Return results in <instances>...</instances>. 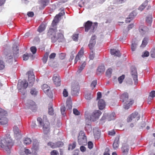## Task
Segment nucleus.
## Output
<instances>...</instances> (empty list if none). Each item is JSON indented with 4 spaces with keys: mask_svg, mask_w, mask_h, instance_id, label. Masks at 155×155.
Instances as JSON below:
<instances>
[{
    "mask_svg": "<svg viewBox=\"0 0 155 155\" xmlns=\"http://www.w3.org/2000/svg\"><path fill=\"white\" fill-rule=\"evenodd\" d=\"M119 144V137H117L114 141L113 146L114 149L117 148Z\"/></svg>",
    "mask_w": 155,
    "mask_h": 155,
    "instance_id": "bb28decb",
    "label": "nucleus"
},
{
    "mask_svg": "<svg viewBox=\"0 0 155 155\" xmlns=\"http://www.w3.org/2000/svg\"><path fill=\"white\" fill-rule=\"evenodd\" d=\"M76 146V143L74 142L72 144H69L68 149L70 150H72L74 149Z\"/></svg>",
    "mask_w": 155,
    "mask_h": 155,
    "instance_id": "09e8293b",
    "label": "nucleus"
},
{
    "mask_svg": "<svg viewBox=\"0 0 155 155\" xmlns=\"http://www.w3.org/2000/svg\"><path fill=\"white\" fill-rule=\"evenodd\" d=\"M96 37L95 35L92 36L88 46L90 49H92L96 44Z\"/></svg>",
    "mask_w": 155,
    "mask_h": 155,
    "instance_id": "a211bd4d",
    "label": "nucleus"
},
{
    "mask_svg": "<svg viewBox=\"0 0 155 155\" xmlns=\"http://www.w3.org/2000/svg\"><path fill=\"white\" fill-rule=\"evenodd\" d=\"M66 108L65 107V106L63 105L61 107V113L62 115H64L65 114V111Z\"/></svg>",
    "mask_w": 155,
    "mask_h": 155,
    "instance_id": "603ef678",
    "label": "nucleus"
},
{
    "mask_svg": "<svg viewBox=\"0 0 155 155\" xmlns=\"http://www.w3.org/2000/svg\"><path fill=\"white\" fill-rule=\"evenodd\" d=\"M30 93L32 95L35 96L37 94L38 91L36 88H32L31 89Z\"/></svg>",
    "mask_w": 155,
    "mask_h": 155,
    "instance_id": "49530a36",
    "label": "nucleus"
},
{
    "mask_svg": "<svg viewBox=\"0 0 155 155\" xmlns=\"http://www.w3.org/2000/svg\"><path fill=\"white\" fill-rule=\"evenodd\" d=\"M51 155H59L58 152L56 150H53L51 152Z\"/></svg>",
    "mask_w": 155,
    "mask_h": 155,
    "instance_id": "774afa93",
    "label": "nucleus"
},
{
    "mask_svg": "<svg viewBox=\"0 0 155 155\" xmlns=\"http://www.w3.org/2000/svg\"><path fill=\"white\" fill-rule=\"evenodd\" d=\"M4 116H0V124L5 125L7 124L8 122L7 119Z\"/></svg>",
    "mask_w": 155,
    "mask_h": 155,
    "instance_id": "2f4dec72",
    "label": "nucleus"
},
{
    "mask_svg": "<svg viewBox=\"0 0 155 155\" xmlns=\"http://www.w3.org/2000/svg\"><path fill=\"white\" fill-rule=\"evenodd\" d=\"M28 86V83L25 80H19L17 85V88L19 92H21L23 95L26 94V88Z\"/></svg>",
    "mask_w": 155,
    "mask_h": 155,
    "instance_id": "39448f33",
    "label": "nucleus"
},
{
    "mask_svg": "<svg viewBox=\"0 0 155 155\" xmlns=\"http://www.w3.org/2000/svg\"><path fill=\"white\" fill-rule=\"evenodd\" d=\"M148 1V0H146L143 3L139 8L138 9L141 11H142L147 6V4Z\"/></svg>",
    "mask_w": 155,
    "mask_h": 155,
    "instance_id": "e433bc0d",
    "label": "nucleus"
},
{
    "mask_svg": "<svg viewBox=\"0 0 155 155\" xmlns=\"http://www.w3.org/2000/svg\"><path fill=\"white\" fill-rule=\"evenodd\" d=\"M97 83V82L96 80H94L92 82L91 84V87L92 89H93L95 87Z\"/></svg>",
    "mask_w": 155,
    "mask_h": 155,
    "instance_id": "bf43d9fd",
    "label": "nucleus"
},
{
    "mask_svg": "<svg viewBox=\"0 0 155 155\" xmlns=\"http://www.w3.org/2000/svg\"><path fill=\"white\" fill-rule=\"evenodd\" d=\"M93 132L95 139H98L99 138L100 135V131L98 128L93 129Z\"/></svg>",
    "mask_w": 155,
    "mask_h": 155,
    "instance_id": "393cba45",
    "label": "nucleus"
},
{
    "mask_svg": "<svg viewBox=\"0 0 155 155\" xmlns=\"http://www.w3.org/2000/svg\"><path fill=\"white\" fill-rule=\"evenodd\" d=\"M13 145V142L9 135L8 137L0 140V147L5 150L8 154L11 153V149Z\"/></svg>",
    "mask_w": 155,
    "mask_h": 155,
    "instance_id": "f03ea898",
    "label": "nucleus"
},
{
    "mask_svg": "<svg viewBox=\"0 0 155 155\" xmlns=\"http://www.w3.org/2000/svg\"><path fill=\"white\" fill-rule=\"evenodd\" d=\"M37 120L39 126L43 127L44 133L46 134L48 133L50 131V123L47 120V116L44 115L43 119L40 117H38Z\"/></svg>",
    "mask_w": 155,
    "mask_h": 155,
    "instance_id": "7ed1b4c3",
    "label": "nucleus"
},
{
    "mask_svg": "<svg viewBox=\"0 0 155 155\" xmlns=\"http://www.w3.org/2000/svg\"><path fill=\"white\" fill-rule=\"evenodd\" d=\"M27 74L28 75V81L29 82V86H32L35 80V76L33 72L31 71H29Z\"/></svg>",
    "mask_w": 155,
    "mask_h": 155,
    "instance_id": "ddd939ff",
    "label": "nucleus"
},
{
    "mask_svg": "<svg viewBox=\"0 0 155 155\" xmlns=\"http://www.w3.org/2000/svg\"><path fill=\"white\" fill-rule=\"evenodd\" d=\"M45 25L41 24L38 27V31L39 32H41L45 30Z\"/></svg>",
    "mask_w": 155,
    "mask_h": 155,
    "instance_id": "79ce46f5",
    "label": "nucleus"
},
{
    "mask_svg": "<svg viewBox=\"0 0 155 155\" xmlns=\"http://www.w3.org/2000/svg\"><path fill=\"white\" fill-rule=\"evenodd\" d=\"M131 74L132 78H133L135 84L137 83V70L135 67H133L131 68Z\"/></svg>",
    "mask_w": 155,
    "mask_h": 155,
    "instance_id": "f8f14e48",
    "label": "nucleus"
},
{
    "mask_svg": "<svg viewBox=\"0 0 155 155\" xmlns=\"http://www.w3.org/2000/svg\"><path fill=\"white\" fill-rule=\"evenodd\" d=\"M12 50V52L8 51L5 55L6 61L9 63H11L13 61L14 58L17 57L18 56V49L16 44L14 45Z\"/></svg>",
    "mask_w": 155,
    "mask_h": 155,
    "instance_id": "20e7f679",
    "label": "nucleus"
},
{
    "mask_svg": "<svg viewBox=\"0 0 155 155\" xmlns=\"http://www.w3.org/2000/svg\"><path fill=\"white\" fill-rule=\"evenodd\" d=\"M140 116L137 112H135L129 116L127 119V122H135L140 119Z\"/></svg>",
    "mask_w": 155,
    "mask_h": 155,
    "instance_id": "1a4fd4ad",
    "label": "nucleus"
},
{
    "mask_svg": "<svg viewBox=\"0 0 155 155\" xmlns=\"http://www.w3.org/2000/svg\"><path fill=\"white\" fill-rule=\"evenodd\" d=\"M98 106L99 109L101 110H102L105 106V102L103 100L100 99L98 101Z\"/></svg>",
    "mask_w": 155,
    "mask_h": 155,
    "instance_id": "4be33fe9",
    "label": "nucleus"
},
{
    "mask_svg": "<svg viewBox=\"0 0 155 155\" xmlns=\"http://www.w3.org/2000/svg\"><path fill=\"white\" fill-rule=\"evenodd\" d=\"M26 106L30 108L31 110H33L35 107V103L32 101H29L27 103Z\"/></svg>",
    "mask_w": 155,
    "mask_h": 155,
    "instance_id": "cd10ccee",
    "label": "nucleus"
},
{
    "mask_svg": "<svg viewBox=\"0 0 155 155\" xmlns=\"http://www.w3.org/2000/svg\"><path fill=\"white\" fill-rule=\"evenodd\" d=\"M87 0H74L73 3L74 4H78L80 7L84 6V4Z\"/></svg>",
    "mask_w": 155,
    "mask_h": 155,
    "instance_id": "5701e85b",
    "label": "nucleus"
},
{
    "mask_svg": "<svg viewBox=\"0 0 155 155\" xmlns=\"http://www.w3.org/2000/svg\"><path fill=\"white\" fill-rule=\"evenodd\" d=\"M63 96L65 97H67L68 96V93L65 89L63 90Z\"/></svg>",
    "mask_w": 155,
    "mask_h": 155,
    "instance_id": "69168bd1",
    "label": "nucleus"
},
{
    "mask_svg": "<svg viewBox=\"0 0 155 155\" xmlns=\"http://www.w3.org/2000/svg\"><path fill=\"white\" fill-rule=\"evenodd\" d=\"M48 145L52 148H57V146H56L55 143H53L50 142L48 143Z\"/></svg>",
    "mask_w": 155,
    "mask_h": 155,
    "instance_id": "3c124183",
    "label": "nucleus"
},
{
    "mask_svg": "<svg viewBox=\"0 0 155 155\" xmlns=\"http://www.w3.org/2000/svg\"><path fill=\"white\" fill-rule=\"evenodd\" d=\"M5 65L3 61L0 60V70L3 69Z\"/></svg>",
    "mask_w": 155,
    "mask_h": 155,
    "instance_id": "680f3d73",
    "label": "nucleus"
},
{
    "mask_svg": "<svg viewBox=\"0 0 155 155\" xmlns=\"http://www.w3.org/2000/svg\"><path fill=\"white\" fill-rule=\"evenodd\" d=\"M115 114L114 112L111 113L104 114L100 120V123L101 124H103L107 120L108 121L113 120L115 119Z\"/></svg>",
    "mask_w": 155,
    "mask_h": 155,
    "instance_id": "423d86ee",
    "label": "nucleus"
},
{
    "mask_svg": "<svg viewBox=\"0 0 155 155\" xmlns=\"http://www.w3.org/2000/svg\"><path fill=\"white\" fill-rule=\"evenodd\" d=\"M78 34L74 35L72 36V39L75 41H77L78 40Z\"/></svg>",
    "mask_w": 155,
    "mask_h": 155,
    "instance_id": "e2e57ef3",
    "label": "nucleus"
},
{
    "mask_svg": "<svg viewBox=\"0 0 155 155\" xmlns=\"http://www.w3.org/2000/svg\"><path fill=\"white\" fill-rule=\"evenodd\" d=\"M53 80L54 84L57 86H59L61 85V79L60 76L57 74H54L53 77Z\"/></svg>",
    "mask_w": 155,
    "mask_h": 155,
    "instance_id": "2eb2a0df",
    "label": "nucleus"
},
{
    "mask_svg": "<svg viewBox=\"0 0 155 155\" xmlns=\"http://www.w3.org/2000/svg\"><path fill=\"white\" fill-rule=\"evenodd\" d=\"M120 99L123 102H128L130 101L128 99V95L127 93H124L123 94L120 96Z\"/></svg>",
    "mask_w": 155,
    "mask_h": 155,
    "instance_id": "aec40b11",
    "label": "nucleus"
},
{
    "mask_svg": "<svg viewBox=\"0 0 155 155\" xmlns=\"http://www.w3.org/2000/svg\"><path fill=\"white\" fill-rule=\"evenodd\" d=\"M110 53L112 55L117 57H120V54L118 50L115 49H111L110 50Z\"/></svg>",
    "mask_w": 155,
    "mask_h": 155,
    "instance_id": "c85d7f7f",
    "label": "nucleus"
},
{
    "mask_svg": "<svg viewBox=\"0 0 155 155\" xmlns=\"http://www.w3.org/2000/svg\"><path fill=\"white\" fill-rule=\"evenodd\" d=\"M82 57V56H81V55L78 54L76 55L75 60H74V63L75 64L77 63V61L80 60L81 58Z\"/></svg>",
    "mask_w": 155,
    "mask_h": 155,
    "instance_id": "8fccbe9b",
    "label": "nucleus"
},
{
    "mask_svg": "<svg viewBox=\"0 0 155 155\" xmlns=\"http://www.w3.org/2000/svg\"><path fill=\"white\" fill-rule=\"evenodd\" d=\"M149 96L152 98H153L155 97V91H152L150 93Z\"/></svg>",
    "mask_w": 155,
    "mask_h": 155,
    "instance_id": "338daca9",
    "label": "nucleus"
},
{
    "mask_svg": "<svg viewBox=\"0 0 155 155\" xmlns=\"http://www.w3.org/2000/svg\"><path fill=\"white\" fill-rule=\"evenodd\" d=\"M14 136L17 139H20L21 137V133L18 127L16 126L13 127V129Z\"/></svg>",
    "mask_w": 155,
    "mask_h": 155,
    "instance_id": "dca6fc26",
    "label": "nucleus"
},
{
    "mask_svg": "<svg viewBox=\"0 0 155 155\" xmlns=\"http://www.w3.org/2000/svg\"><path fill=\"white\" fill-rule=\"evenodd\" d=\"M146 126V123L144 121H142L141 124H140L138 126V127L140 129L143 128Z\"/></svg>",
    "mask_w": 155,
    "mask_h": 155,
    "instance_id": "4d7b16f0",
    "label": "nucleus"
},
{
    "mask_svg": "<svg viewBox=\"0 0 155 155\" xmlns=\"http://www.w3.org/2000/svg\"><path fill=\"white\" fill-rule=\"evenodd\" d=\"M80 90V87L77 82H73L72 83L71 87V94L72 95H77Z\"/></svg>",
    "mask_w": 155,
    "mask_h": 155,
    "instance_id": "9d476101",
    "label": "nucleus"
},
{
    "mask_svg": "<svg viewBox=\"0 0 155 155\" xmlns=\"http://www.w3.org/2000/svg\"><path fill=\"white\" fill-rule=\"evenodd\" d=\"M125 76L122 75V76L119 77L118 78V80L120 84H121L122 83L123 80L124 79Z\"/></svg>",
    "mask_w": 155,
    "mask_h": 155,
    "instance_id": "864d4df0",
    "label": "nucleus"
},
{
    "mask_svg": "<svg viewBox=\"0 0 155 155\" xmlns=\"http://www.w3.org/2000/svg\"><path fill=\"white\" fill-rule=\"evenodd\" d=\"M50 0H41L39 3L40 6L39 8L41 9H43L49 2Z\"/></svg>",
    "mask_w": 155,
    "mask_h": 155,
    "instance_id": "412c9836",
    "label": "nucleus"
},
{
    "mask_svg": "<svg viewBox=\"0 0 155 155\" xmlns=\"http://www.w3.org/2000/svg\"><path fill=\"white\" fill-rule=\"evenodd\" d=\"M72 107V103L71 101L68 99L66 101V108L67 110H71Z\"/></svg>",
    "mask_w": 155,
    "mask_h": 155,
    "instance_id": "72a5a7b5",
    "label": "nucleus"
},
{
    "mask_svg": "<svg viewBox=\"0 0 155 155\" xmlns=\"http://www.w3.org/2000/svg\"><path fill=\"white\" fill-rule=\"evenodd\" d=\"M55 145L57 148L62 147L64 145V143L62 142L58 141L55 143Z\"/></svg>",
    "mask_w": 155,
    "mask_h": 155,
    "instance_id": "5fc2aeb1",
    "label": "nucleus"
},
{
    "mask_svg": "<svg viewBox=\"0 0 155 155\" xmlns=\"http://www.w3.org/2000/svg\"><path fill=\"white\" fill-rule=\"evenodd\" d=\"M124 103V108L126 109H128L133 103V102L132 101H128V102H126V103Z\"/></svg>",
    "mask_w": 155,
    "mask_h": 155,
    "instance_id": "473e14b6",
    "label": "nucleus"
},
{
    "mask_svg": "<svg viewBox=\"0 0 155 155\" xmlns=\"http://www.w3.org/2000/svg\"><path fill=\"white\" fill-rule=\"evenodd\" d=\"M49 54V52H46L44 57L42 58V60L44 64L46 63L47 62Z\"/></svg>",
    "mask_w": 155,
    "mask_h": 155,
    "instance_id": "ea45409f",
    "label": "nucleus"
},
{
    "mask_svg": "<svg viewBox=\"0 0 155 155\" xmlns=\"http://www.w3.org/2000/svg\"><path fill=\"white\" fill-rule=\"evenodd\" d=\"M148 30V28L146 26H143L140 28V32L142 35L147 34Z\"/></svg>",
    "mask_w": 155,
    "mask_h": 155,
    "instance_id": "a878e982",
    "label": "nucleus"
},
{
    "mask_svg": "<svg viewBox=\"0 0 155 155\" xmlns=\"http://www.w3.org/2000/svg\"><path fill=\"white\" fill-rule=\"evenodd\" d=\"M112 72V70L111 68H109L107 69L106 72V75L108 78H110Z\"/></svg>",
    "mask_w": 155,
    "mask_h": 155,
    "instance_id": "a18cd8bd",
    "label": "nucleus"
},
{
    "mask_svg": "<svg viewBox=\"0 0 155 155\" xmlns=\"http://www.w3.org/2000/svg\"><path fill=\"white\" fill-rule=\"evenodd\" d=\"M36 48L35 46H32L30 48L31 51L33 54H35L36 53Z\"/></svg>",
    "mask_w": 155,
    "mask_h": 155,
    "instance_id": "13d9d810",
    "label": "nucleus"
},
{
    "mask_svg": "<svg viewBox=\"0 0 155 155\" xmlns=\"http://www.w3.org/2000/svg\"><path fill=\"white\" fill-rule=\"evenodd\" d=\"M137 46V41H132L131 44V50L132 51H136Z\"/></svg>",
    "mask_w": 155,
    "mask_h": 155,
    "instance_id": "7c9ffc66",
    "label": "nucleus"
},
{
    "mask_svg": "<svg viewBox=\"0 0 155 155\" xmlns=\"http://www.w3.org/2000/svg\"><path fill=\"white\" fill-rule=\"evenodd\" d=\"M47 35L51 38V41L53 43L56 42L57 40L59 42L64 41L63 35L61 33L58 32L55 28H50L48 32Z\"/></svg>",
    "mask_w": 155,
    "mask_h": 155,
    "instance_id": "f257e3e1",
    "label": "nucleus"
},
{
    "mask_svg": "<svg viewBox=\"0 0 155 155\" xmlns=\"http://www.w3.org/2000/svg\"><path fill=\"white\" fill-rule=\"evenodd\" d=\"M152 15H150L147 17L146 18V22L149 24H151L152 22Z\"/></svg>",
    "mask_w": 155,
    "mask_h": 155,
    "instance_id": "c03bdc74",
    "label": "nucleus"
},
{
    "mask_svg": "<svg viewBox=\"0 0 155 155\" xmlns=\"http://www.w3.org/2000/svg\"><path fill=\"white\" fill-rule=\"evenodd\" d=\"M93 97V94L91 92H88L86 94L85 96V98L87 100L91 99Z\"/></svg>",
    "mask_w": 155,
    "mask_h": 155,
    "instance_id": "58836bf2",
    "label": "nucleus"
},
{
    "mask_svg": "<svg viewBox=\"0 0 155 155\" xmlns=\"http://www.w3.org/2000/svg\"><path fill=\"white\" fill-rule=\"evenodd\" d=\"M23 142L25 144L27 145L31 143V140L28 137H25L23 140Z\"/></svg>",
    "mask_w": 155,
    "mask_h": 155,
    "instance_id": "f704fd0d",
    "label": "nucleus"
},
{
    "mask_svg": "<svg viewBox=\"0 0 155 155\" xmlns=\"http://www.w3.org/2000/svg\"><path fill=\"white\" fill-rule=\"evenodd\" d=\"M148 38L147 37H145L144 38L143 40L142 44L141 45V47L142 48L145 47L147 44V41Z\"/></svg>",
    "mask_w": 155,
    "mask_h": 155,
    "instance_id": "a19ab883",
    "label": "nucleus"
},
{
    "mask_svg": "<svg viewBox=\"0 0 155 155\" xmlns=\"http://www.w3.org/2000/svg\"><path fill=\"white\" fill-rule=\"evenodd\" d=\"M97 23H93L90 21H87L84 25L85 31L86 32H88L89 30L90 32H93L97 27Z\"/></svg>",
    "mask_w": 155,
    "mask_h": 155,
    "instance_id": "0eeeda50",
    "label": "nucleus"
},
{
    "mask_svg": "<svg viewBox=\"0 0 155 155\" xmlns=\"http://www.w3.org/2000/svg\"><path fill=\"white\" fill-rule=\"evenodd\" d=\"M150 55L152 58H155V49L152 50L150 52Z\"/></svg>",
    "mask_w": 155,
    "mask_h": 155,
    "instance_id": "052dcab7",
    "label": "nucleus"
},
{
    "mask_svg": "<svg viewBox=\"0 0 155 155\" xmlns=\"http://www.w3.org/2000/svg\"><path fill=\"white\" fill-rule=\"evenodd\" d=\"M33 56V55L31 54L26 53L23 55V58L24 60L26 61L29 58H31Z\"/></svg>",
    "mask_w": 155,
    "mask_h": 155,
    "instance_id": "c9c22d12",
    "label": "nucleus"
},
{
    "mask_svg": "<svg viewBox=\"0 0 155 155\" xmlns=\"http://www.w3.org/2000/svg\"><path fill=\"white\" fill-rule=\"evenodd\" d=\"M48 109V113L49 114L51 115H53L54 114V110L52 107V104H49Z\"/></svg>",
    "mask_w": 155,
    "mask_h": 155,
    "instance_id": "4c0bfd02",
    "label": "nucleus"
},
{
    "mask_svg": "<svg viewBox=\"0 0 155 155\" xmlns=\"http://www.w3.org/2000/svg\"><path fill=\"white\" fill-rule=\"evenodd\" d=\"M7 114V112L0 107V116H5Z\"/></svg>",
    "mask_w": 155,
    "mask_h": 155,
    "instance_id": "de8ad7c7",
    "label": "nucleus"
},
{
    "mask_svg": "<svg viewBox=\"0 0 155 155\" xmlns=\"http://www.w3.org/2000/svg\"><path fill=\"white\" fill-rule=\"evenodd\" d=\"M39 145V143L38 140L36 139L34 140L33 141V147L35 149H36Z\"/></svg>",
    "mask_w": 155,
    "mask_h": 155,
    "instance_id": "37998d69",
    "label": "nucleus"
},
{
    "mask_svg": "<svg viewBox=\"0 0 155 155\" xmlns=\"http://www.w3.org/2000/svg\"><path fill=\"white\" fill-rule=\"evenodd\" d=\"M42 88L44 92L49 97H51L52 95V92L50 90V87L47 84H44L42 87Z\"/></svg>",
    "mask_w": 155,
    "mask_h": 155,
    "instance_id": "4468645a",
    "label": "nucleus"
},
{
    "mask_svg": "<svg viewBox=\"0 0 155 155\" xmlns=\"http://www.w3.org/2000/svg\"><path fill=\"white\" fill-rule=\"evenodd\" d=\"M64 14V12L62 11L55 16L52 23V25L53 26H55L56 25V24L59 22V18L63 15Z\"/></svg>",
    "mask_w": 155,
    "mask_h": 155,
    "instance_id": "f3484780",
    "label": "nucleus"
},
{
    "mask_svg": "<svg viewBox=\"0 0 155 155\" xmlns=\"http://www.w3.org/2000/svg\"><path fill=\"white\" fill-rule=\"evenodd\" d=\"M105 70V67L104 64H101L98 67L97 70V73L98 74L103 73Z\"/></svg>",
    "mask_w": 155,
    "mask_h": 155,
    "instance_id": "6ab92c4d",
    "label": "nucleus"
},
{
    "mask_svg": "<svg viewBox=\"0 0 155 155\" xmlns=\"http://www.w3.org/2000/svg\"><path fill=\"white\" fill-rule=\"evenodd\" d=\"M121 149L123 153L124 154H127L128 151L129 147L126 144H124L123 145Z\"/></svg>",
    "mask_w": 155,
    "mask_h": 155,
    "instance_id": "c756f323",
    "label": "nucleus"
},
{
    "mask_svg": "<svg viewBox=\"0 0 155 155\" xmlns=\"http://www.w3.org/2000/svg\"><path fill=\"white\" fill-rule=\"evenodd\" d=\"M78 143L80 145H86L87 143L86 136L83 131H81L79 134L78 137Z\"/></svg>",
    "mask_w": 155,
    "mask_h": 155,
    "instance_id": "6e6552de",
    "label": "nucleus"
},
{
    "mask_svg": "<svg viewBox=\"0 0 155 155\" xmlns=\"http://www.w3.org/2000/svg\"><path fill=\"white\" fill-rule=\"evenodd\" d=\"M149 52L147 51H146L143 53V54L142 55V57L143 58L147 57L149 56Z\"/></svg>",
    "mask_w": 155,
    "mask_h": 155,
    "instance_id": "6e6d98bb",
    "label": "nucleus"
},
{
    "mask_svg": "<svg viewBox=\"0 0 155 155\" xmlns=\"http://www.w3.org/2000/svg\"><path fill=\"white\" fill-rule=\"evenodd\" d=\"M101 112L99 110H95L90 116V120L93 121L97 120L101 115Z\"/></svg>",
    "mask_w": 155,
    "mask_h": 155,
    "instance_id": "9b49d317",
    "label": "nucleus"
},
{
    "mask_svg": "<svg viewBox=\"0 0 155 155\" xmlns=\"http://www.w3.org/2000/svg\"><path fill=\"white\" fill-rule=\"evenodd\" d=\"M109 149L107 148L105 149V151L104 153V155H110L109 153Z\"/></svg>",
    "mask_w": 155,
    "mask_h": 155,
    "instance_id": "0e129e2a",
    "label": "nucleus"
},
{
    "mask_svg": "<svg viewBox=\"0 0 155 155\" xmlns=\"http://www.w3.org/2000/svg\"><path fill=\"white\" fill-rule=\"evenodd\" d=\"M136 15V13L134 12H133L130 13L128 18H127L126 20V22L127 23H129L131 20H133V18Z\"/></svg>",
    "mask_w": 155,
    "mask_h": 155,
    "instance_id": "b1692460",
    "label": "nucleus"
}]
</instances>
